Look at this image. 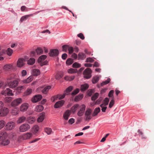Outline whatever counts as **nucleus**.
Wrapping results in <instances>:
<instances>
[{"mask_svg": "<svg viewBox=\"0 0 154 154\" xmlns=\"http://www.w3.org/2000/svg\"><path fill=\"white\" fill-rule=\"evenodd\" d=\"M26 119V118L24 116H22L19 118L17 121V123L18 124H20L24 122Z\"/></svg>", "mask_w": 154, "mask_h": 154, "instance_id": "obj_24", "label": "nucleus"}, {"mask_svg": "<svg viewBox=\"0 0 154 154\" xmlns=\"http://www.w3.org/2000/svg\"><path fill=\"white\" fill-rule=\"evenodd\" d=\"M1 93L5 96H13L14 95L12 93V91L8 88L5 89H4L1 92Z\"/></svg>", "mask_w": 154, "mask_h": 154, "instance_id": "obj_7", "label": "nucleus"}, {"mask_svg": "<svg viewBox=\"0 0 154 154\" xmlns=\"http://www.w3.org/2000/svg\"><path fill=\"white\" fill-rule=\"evenodd\" d=\"M92 112V110L90 108H87L85 113V119L86 121H89L91 118V116Z\"/></svg>", "mask_w": 154, "mask_h": 154, "instance_id": "obj_4", "label": "nucleus"}, {"mask_svg": "<svg viewBox=\"0 0 154 154\" xmlns=\"http://www.w3.org/2000/svg\"><path fill=\"white\" fill-rule=\"evenodd\" d=\"M88 85L87 84L82 85L81 86V90L82 91H85L88 88Z\"/></svg>", "mask_w": 154, "mask_h": 154, "instance_id": "obj_26", "label": "nucleus"}, {"mask_svg": "<svg viewBox=\"0 0 154 154\" xmlns=\"http://www.w3.org/2000/svg\"><path fill=\"white\" fill-rule=\"evenodd\" d=\"M44 109V107L42 105H38L35 108V110L37 112L42 111Z\"/></svg>", "mask_w": 154, "mask_h": 154, "instance_id": "obj_25", "label": "nucleus"}, {"mask_svg": "<svg viewBox=\"0 0 154 154\" xmlns=\"http://www.w3.org/2000/svg\"><path fill=\"white\" fill-rule=\"evenodd\" d=\"M99 80V78L97 76H95L93 78L92 82L93 84L96 83Z\"/></svg>", "mask_w": 154, "mask_h": 154, "instance_id": "obj_41", "label": "nucleus"}, {"mask_svg": "<svg viewBox=\"0 0 154 154\" xmlns=\"http://www.w3.org/2000/svg\"><path fill=\"white\" fill-rule=\"evenodd\" d=\"M64 103V101L63 100H61L57 102L54 105V107L55 108H57L62 106Z\"/></svg>", "mask_w": 154, "mask_h": 154, "instance_id": "obj_17", "label": "nucleus"}, {"mask_svg": "<svg viewBox=\"0 0 154 154\" xmlns=\"http://www.w3.org/2000/svg\"><path fill=\"white\" fill-rule=\"evenodd\" d=\"M68 122L69 124H72L74 123V119L72 118H71L69 120Z\"/></svg>", "mask_w": 154, "mask_h": 154, "instance_id": "obj_58", "label": "nucleus"}, {"mask_svg": "<svg viewBox=\"0 0 154 154\" xmlns=\"http://www.w3.org/2000/svg\"><path fill=\"white\" fill-rule=\"evenodd\" d=\"M11 112L12 115H16L19 113V111L17 109L15 108L11 110Z\"/></svg>", "mask_w": 154, "mask_h": 154, "instance_id": "obj_39", "label": "nucleus"}, {"mask_svg": "<svg viewBox=\"0 0 154 154\" xmlns=\"http://www.w3.org/2000/svg\"><path fill=\"white\" fill-rule=\"evenodd\" d=\"M42 98V96L41 95L38 94L33 97L32 99L31 100L33 103H35L39 101Z\"/></svg>", "mask_w": 154, "mask_h": 154, "instance_id": "obj_14", "label": "nucleus"}, {"mask_svg": "<svg viewBox=\"0 0 154 154\" xmlns=\"http://www.w3.org/2000/svg\"><path fill=\"white\" fill-rule=\"evenodd\" d=\"M100 107L96 108L94 109L93 113L92 114L93 116H96L100 112Z\"/></svg>", "mask_w": 154, "mask_h": 154, "instance_id": "obj_23", "label": "nucleus"}, {"mask_svg": "<svg viewBox=\"0 0 154 154\" xmlns=\"http://www.w3.org/2000/svg\"><path fill=\"white\" fill-rule=\"evenodd\" d=\"M12 67V65L11 64H6L4 66L3 69L5 70H8Z\"/></svg>", "mask_w": 154, "mask_h": 154, "instance_id": "obj_32", "label": "nucleus"}, {"mask_svg": "<svg viewBox=\"0 0 154 154\" xmlns=\"http://www.w3.org/2000/svg\"><path fill=\"white\" fill-rule=\"evenodd\" d=\"M51 88L50 86L45 87L42 90V91L43 94H46Z\"/></svg>", "mask_w": 154, "mask_h": 154, "instance_id": "obj_27", "label": "nucleus"}, {"mask_svg": "<svg viewBox=\"0 0 154 154\" xmlns=\"http://www.w3.org/2000/svg\"><path fill=\"white\" fill-rule=\"evenodd\" d=\"M47 56L45 55H42L40 56L38 59V62L40 63V65L42 66L46 65L47 63L48 62L47 61H43L46 58Z\"/></svg>", "mask_w": 154, "mask_h": 154, "instance_id": "obj_5", "label": "nucleus"}, {"mask_svg": "<svg viewBox=\"0 0 154 154\" xmlns=\"http://www.w3.org/2000/svg\"><path fill=\"white\" fill-rule=\"evenodd\" d=\"M91 70L90 68H87L83 72L84 77L86 79L90 78L91 76Z\"/></svg>", "mask_w": 154, "mask_h": 154, "instance_id": "obj_3", "label": "nucleus"}, {"mask_svg": "<svg viewBox=\"0 0 154 154\" xmlns=\"http://www.w3.org/2000/svg\"><path fill=\"white\" fill-rule=\"evenodd\" d=\"M45 131L48 134H51L52 132L51 129V128H45Z\"/></svg>", "mask_w": 154, "mask_h": 154, "instance_id": "obj_43", "label": "nucleus"}, {"mask_svg": "<svg viewBox=\"0 0 154 154\" xmlns=\"http://www.w3.org/2000/svg\"><path fill=\"white\" fill-rule=\"evenodd\" d=\"M35 52L37 54L40 55L42 54L43 52V50L40 48H38L35 50Z\"/></svg>", "mask_w": 154, "mask_h": 154, "instance_id": "obj_36", "label": "nucleus"}, {"mask_svg": "<svg viewBox=\"0 0 154 154\" xmlns=\"http://www.w3.org/2000/svg\"><path fill=\"white\" fill-rule=\"evenodd\" d=\"M27 120L28 123L30 124L33 123L35 121V119L32 117H29L27 118Z\"/></svg>", "mask_w": 154, "mask_h": 154, "instance_id": "obj_28", "label": "nucleus"}, {"mask_svg": "<svg viewBox=\"0 0 154 154\" xmlns=\"http://www.w3.org/2000/svg\"><path fill=\"white\" fill-rule=\"evenodd\" d=\"M94 60L91 57H88L87 58L86 62H90V63H92L94 62Z\"/></svg>", "mask_w": 154, "mask_h": 154, "instance_id": "obj_53", "label": "nucleus"}, {"mask_svg": "<svg viewBox=\"0 0 154 154\" xmlns=\"http://www.w3.org/2000/svg\"><path fill=\"white\" fill-rule=\"evenodd\" d=\"M67 57V55L65 53L63 54L62 55V58L63 60H65Z\"/></svg>", "mask_w": 154, "mask_h": 154, "instance_id": "obj_60", "label": "nucleus"}, {"mask_svg": "<svg viewBox=\"0 0 154 154\" xmlns=\"http://www.w3.org/2000/svg\"><path fill=\"white\" fill-rule=\"evenodd\" d=\"M29 106V105L27 103H23L20 106V110L21 112L26 111Z\"/></svg>", "mask_w": 154, "mask_h": 154, "instance_id": "obj_13", "label": "nucleus"}, {"mask_svg": "<svg viewBox=\"0 0 154 154\" xmlns=\"http://www.w3.org/2000/svg\"><path fill=\"white\" fill-rule=\"evenodd\" d=\"M77 72V69H74L72 68H70L68 70V72L70 74L76 73Z\"/></svg>", "mask_w": 154, "mask_h": 154, "instance_id": "obj_38", "label": "nucleus"}, {"mask_svg": "<svg viewBox=\"0 0 154 154\" xmlns=\"http://www.w3.org/2000/svg\"><path fill=\"white\" fill-rule=\"evenodd\" d=\"M45 113L44 112H42L37 119L38 122H42L45 118Z\"/></svg>", "mask_w": 154, "mask_h": 154, "instance_id": "obj_21", "label": "nucleus"}, {"mask_svg": "<svg viewBox=\"0 0 154 154\" xmlns=\"http://www.w3.org/2000/svg\"><path fill=\"white\" fill-rule=\"evenodd\" d=\"M83 97L82 94H79L75 97L74 100L75 101L77 102L81 100Z\"/></svg>", "mask_w": 154, "mask_h": 154, "instance_id": "obj_33", "label": "nucleus"}, {"mask_svg": "<svg viewBox=\"0 0 154 154\" xmlns=\"http://www.w3.org/2000/svg\"><path fill=\"white\" fill-rule=\"evenodd\" d=\"M32 91L31 89H28L25 92V94L26 95H28L32 93Z\"/></svg>", "mask_w": 154, "mask_h": 154, "instance_id": "obj_49", "label": "nucleus"}, {"mask_svg": "<svg viewBox=\"0 0 154 154\" xmlns=\"http://www.w3.org/2000/svg\"><path fill=\"white\" fill-rule=\"evenodd\" d=\"M40 74V70L38 69H34L33 70L32 74L34 76H37Z\"/></svg>", "mask_w": 154, "mask_h": 154, "instance_id": "obj_34", "label": "nucleus"}, {"mask_svg": "<svg viewBox=\"0 0 154 154\" xmlns=\"http://www.w3.org/2000/svg\"><path fill=\"white\" fill-rule=\"evenodd\" d=\"M18 82L17 80H13L11 81L8 83V86L11 88H15L17 86Z\"/></svg>", "mask_w": 154, "mask_h": 154, "instance_id": "obj_15", "label": "nucleus"}, {"mask_svg": "<svg viewBox=\"0 0 154 154\" xmlns=\"http://www.w3.org/2000/svg\"><path fill=\"white\" fill-rule=\"evenodd\" d=\"M79 110L77 113V115L79 116H81L83 115L85 111L86 106L84 104H82L79 106Z\"/></svg>", "mask_w": 154, "mask_h": 154, "instance_id": "obj_6", "label": "nucleus"}, {"mask_svg": "<svg viewBox=\"0 0 154 154\" xmlns=\"http://www.w3.org/2000/svg\"><path fill=\"white\" fill-rule=\"evenodd\" d=\"M70 114L71 111L69 110H67L63 114V117L64 119L66 120H68L69 116L70 115Z\"/></svg>", "mask_w": 154, "mask_h": 154, "instance_id": "obj_19", "label": "nucleus"}, {"mask_svg": "<svg viewBox=\"0 0 154 154\" xmlns=\"http://www.w3.org/2000/svg\"><path fill=\"white\" fill-rule=\"evenodd\" d=\"M35 59L33 58H31L28 60L27 64L29 65H32L35 63Z\"/></svg>", "mask_w": 154, "mask_h": 154, "instance_id": "obj_30", "label": "nucleus"}, {"mask_svg": "<svg viewBox=\"0 0 154 154\" xmlns=\"http://www.w3.org/2000/svg\"><path fill=\"white\" fill-rule=\"evenodd\" d=\"M5 124V122L4 120H1L0 121V129L2 128Z\"/></svg>", "mask_w": 154, "mask_h": 154, "instance_id": "obj_50", "label": "nucleus"}, {"mask_svg": "<svg viewBox=\"0 0 154 154\" xmlns=\"http://www.w3.org/2000/svg\"><path fill=\"white\" fill-rule=\"evenodd\" d=\"M114 91L113 90H111L108 94V96L109 97H112L113 96Z\"/></svg>", "mask_w": 154, "mask_h": 154, "instance_id": "obj_56", "label": "nucleus"}, {"mask_svg": "<svg viewBox=\"0 0 154 154\" xmlns=\"http://www.w3.org/2000/svg\"><path fill=\"white\" fill-rule=\"evenodd\" d=\"M7 133L5 132H2L0 134V140L2 141V144L5 146L8 145L10 143L9 140L7 138Z\"/></svg>", "mask_w": 154, "mask_h": 154, "instance_id": "obj_1", "label": "nucleus"}, {"mask_svg": "<svg viewBox=\"0 0 154 154\" xmlns=\"http://www.w3.org/2000/svg\"><path fill=\"white\" fill-rule=\"evenodd\" d=\"M15 126V123L14 122H10L7 124L6 128L7 130H10L14 128Z\"/></svg>", "mask_w": 154, "mask_h": 154, "instance_id": "obj_10", "label": "nucleus"}, {"mask_svg": "<svg viewBox=\"0 0 154 154\" xmlns=\"http://www.w3.org/2000/svg\"><path fill=\"white\" fill-rule=\"evenodd\" d=\"M69 46L67 45H64L62 46L63 51L64 52L67 51L68 48Z\"/></svg>", "mask_w": 154, "mask_h": 154, "instance_id": "obj_51", "label": "nucleus"}, {"mask_svg": "<svg viewBox=\"0 0 154 154\" xmlns=\"http://www.w3.org/2000/svg\"><path fill=\"white\" fill-rule=\"evenodd\" d=\"M86 57L85 54L83 53H79L78 55V58L79 60H83Z\"/></svg>", "mask_w": 154, "mask_h": 154, "instance_id": "obj_22", "label": "nucleus"}, {"mask_svg": "<svg viewBox=\"0 0 154 154\" xmlns=\"http://www.w3.org/2000/svg\"><path fill=\"white\" fill-rule=\"evenodd\" d=\"M79 91V88H76L72 92L71 94L72 96H74L78 94Z\"/></svg>", "mask_w": 154, "mask_h": 154, "instance_id": "obj_48", "label": "nucleus"}, {"mask_svg": "<svg viewBox=\"0 0 154 154\" xmlns=\"http://www.w3.org/2000/svg\"><path fill=\"white\" fill-rule=\"evenodd\" d=\"M13 52V50L10 48H8L6 51L7 54L9 56L11 55Z\"/></svg>", "mask_w": 154, "mask_h": 154, "instance_id": "obj_45", "label": "nucleus"}, {"mask_svg": "<svg viewBox=\"0 0 154 154\" xmlns=\"http://www.w3.org/2000/svg\"><path fill=\"white\" fill-rule=\"evenodd\" d=\"M33 130L36 133L39 130V127L37 125H35L33 128Z\"/></svg>", "mask_w": 154, "mask_h": 154, "instance_id": "obj_54", "label": "nucleus"}, {"mask_svg": "<svg viewBox=\"0 0 154 154\" xmlns=\"http://www.w3.org/2000/svg\"><path fill=\"white\" fill-rule=\"evenodd\" d=\"M109 101V100L108 98H105L103 100V104H104V106H106L108 104Z\"/></svg>", "mask_w": 154, "mask_h": 154, "instance_id": "obj_47", "label": "nucleus"}, {"mask_svg": "<svg viewBox=\"0 0 154 154\" xmlns=\"http://www.w3.org/2000/svg\"><path fill=\"white\" fill-rule=\"evenodd\" d=\"M22 102V100L21 98H18L14 100L11 103V106H16Z\"/></svg>", "mask_w": 154, "mask_h": 154, "instance_id": "obj_12", "label": "nucleus"}, {"mask_svg": "<svg viewBox=\"0 0 154 154\" xmlns=\"http://www.w3.org/2000/svg\"><path fill=\"white\" fill-rule=\"evenodd\" d=\"M5 50H2L0 51V55H3L5 53Z\"/></svg>", "mask_w": 154, "mask_h": 154, "instance_id": "obj_64", "label": "nucleus"}, {"mask_svg": "<svg viewBox=\"0 0 154 154\" xmlns=\"http://www.w3.org/2000/svg\"><path fill=\"white\" fill-rule=\"evenodd\" d=\"M75 78L74 76H67L64 77V79L67 81H70L73 80Z\"/></svg>", "mask_w": 154, "mask_h": 154, "instance_id": "obj_35", "label": "nucleus"}, {"mask_svg": "<svg viewBox=\"0 0 154 154\" xmlns=\"http://www.w3.org/2000/svg\"><path fill=\"white\" fill-rule=\"evenodd\" d=\"M32 14H29L23 16L20 19V21L22 22L23 21L26 20L28 17L32 16Z\"/></svg>", "mask_w": 154, "mask_h": 154, "instance_id": "obj_29", "label": "nucleus"}, {"mask_svg": "<svg viewBox=\"0 0 154 154\" xmlns=\"http://www.w3.org/2000/svg\"><path fill=\"white\" fill-rule=\"evenodd\" d=\"M32 136V134L30 133H27L24 134L22 136V139L23 140H27L30 139Z\"/></svg>", "mask_w": 154, "mask_h": 154, "instance_id": "obj_18", "label": "nucleus"}, {"mask_svg": "<svg viewBox=\"0 0 154 154\" xmlns=\"http://www.w3.org/2000/svg\"><path fill=\"white\" fill-rule=\"evenodd\" d=\"M68 49L69 54H71L72 53L73 51V48L72 47H69Z\"/></svg>", "mask_w": 154, "mask_h": 154, "instance_id": "obj_57", "label": "nucleus"}, {"mask_svg": "<svg viewBox=\"0 0 154 154\" xmlns=\"http://www.w3.org/2000/svg\"><path fill=\"white\" fill-rule=\"evenodd\" d=\"M22 75L23 76H24L26 75L27 72L25 70H23L21 72Z\"/></svg>", "mask_w": 154, "mask_h": 154, "instance_id": "obj_59", "label": "nucleus"}, {"mask_svg": "<svg viewBox=\"0 0 154 154\" xmlns=\"http://www.w3.org/2000/svg\"><path fill=\"white\" fill-rule=\"evenodd\" d=\"M72 86H69L65 91L64 94H66H66H68L72 90Z\"/></svg>", "mask_w": 154, "mask_h": 154, "instance_id": "obj_37", "label": "nucleus"}, {"mask_svg": "<svg viewBox=\"0 0 154 154\" xmlns=\"http://www.w3.org/2000/svg\"><path fill=\"white\" fill-rule=\"evenodd\" d=\"M114 104V100L113 99L110 102L109 105V107L110 108H111L113 106Z\"/></svg>", "mask_w": 154, "mask_h": 154, "instance_id": "obj_52", "label": "nucleus"}, {"mask_svg": "<svg viewBox=\"0 0 154 154\" xmlns=\"http://www.w3.org/2000/svg\"><path fill=\"white\" fill-rule=\"evenodd\" d=\"M32 79H33L32 76H30L27 79L23 80V82L25 83H28L32 81Z\"/></svg>", "mask_w": 154, "mask_h": 154, "instance_id": "obj_31", "label": "nucleus"}, {"mask_svg": "<svg viewBox=\"0 0 154 154\" xmlns=\"http://www.w3.org/2000/svg\"><path fill=\"white\" fill-rule=\"evenodd\" d=\"M107 109V107L106 106H105L103 107H102V108H101V110L102 112H105L106 110Z\"/></svg>", "mask_w": 154, "mask_h": 154, "instance_id": "obj_62", "label": "nucleus"}, {"mask_svg": "<svg viewBox=\"0 0 154 154\" xmlns=\"http://www.w3.org/2000/svg\"><path fill=\"white\" fill-rule=\"evenodd\" d=\"M9 112L8 109L4 107L0 110V116H6Z\"/></svg>", "mask_w": 154, "mask_h": 154, "instance_id": "obj_11", "label": "nucleus"}, {"mask_svg": "<svg viewBox=\"0 0 154 154\" xmlns=\"http://www.w3.org/2000/svg\"><path fill=\"white\" fill-rule=\"evenodd\" d=\"M30 128V126L27 123H24L21 125L19 127L20 131L23 132L28 131Z\"/></svg>", "mask_w": 154, "mask_h": 154, "instance_id": "obj_2", "label": "nucleus"}, {"mask_svg": "<svg viewBox=\"0 0 154 154\" xmlns=\"http://www.w3.org/2000/svg\"><path fill=\"white\" fill-rule=\"evenodd\" d=\"M111 80L110 78H108L106 81L103 82L101 84V86H103L104 85H106Z\"/></svg>", "mask_w": 154, "mask_h": 154, "instance_id": "obj_42", "label": "nucleus"}, {"mask_svg": "<svg viewBox=\"0 0 154 154\" xmlns=\"http://www.w3.org/2000/svg\"><path fill=\"white\" fill-rule=\"evenodd\" d=\"M85 66L87 67H91L92 66V64L91 63H86L85 64Z\"/></svg>", "mask_w": 154, "mask_h": 154, "instance_id": "obj_61", "label": "nucleus"}, {"mask_svg": "<svg viewBox=\"0 0 154 154\" xmlns=\"http://www.w3.org/2000/svg\"><path fill=\"white\" fill-rule=\"evenodd\" d=\"M79 106V105L78 104H76L74 105L72 107L70 110L73 113H74Z\"/></svg>", "mask_w": 154, "mask_h": 154, "instance_id": "obj_20", "label": "nucleus"}, {"mask_svg": "<svg viewBox=\"0 0 154 154\" xmlns=\"http://www.w3.org/2000/svg\"><path fill=\"white\" fill-rule=\"evenodd\" d=\"M25 59L22 58H19L17 62V66L19 67H22L25 65Z\"/></svg>", "mask_w": 154, "mask_h": 154, "instance_id": "obj_9", "label": "nucleus"}, {"mask_svg": "<svg viewBox=\"0 0 154 154\" xmlns=\"http://www.w3.org/2000/svg\"><path fill=\"white\" fill-rule=\"evenodd\" d=\"M72 57L74 58L75 59H76L77 57V55L75 53H73L72 55Z\"/></svg>", "mask_w": 154, "mask_h": 154, "instance_id": "obj_63", "label": "nucleus"}, {"mask_svg": "<svg viewBox=\"0 0 154 154\" xmlns=\"http://www.w3.org/2000/svg\"><path fill=\"white\" fill-rule=\"evenodd\" d=\"M66 96V94H58L56 96H54L53 97L51 98V100L53 102H54L57 100V98L59 100L62 99L63 98Z\"/></svg>", "mask_w": 154, "mask_h": 154, "instance_id": "obj_8", "label": "nucleus"}, {"mask_svg": "<svg viewBox=\"0 0 154 154\" xmlns=\"http://www.w3.org/2000/svg\"><path fill=\"white\" fill-rule=\"evenodd\" d=\"M78 36L81 38V39L83 40L85 38V37L83 35V34L82 33H80L79 34H78Z\"/></svg>", "mask_w": 154, "mask_h": 154, "instance_id": "obj_55", "label": "nucleus"}, {"mask_svg": "<svg viewBox=\"0 0 154 154\" xmlns=\"http://www.w3.org/2000/svg\"><path fill=\"white\" fill-rule=\"evenodd\" d=\"M72 66L73 68H78L80 67L81 65L77 62H75L72 64Z\"/></svg>", "mask_w": 154, "mask_h": 154, "instance_id": "obj_46", "label": "nucleus"}, {"mask_svg": "<svg viewBox=\"0 0 154 154\" xmlns=\"http://www.w3.org/2000/svg\"><path fill=\"white\" fill-rule=\"evenodd\" d=\"M99 94L97 93H96L91 97V100H95L98 97Z\"/></svg>", "mask_w": 154, "mask_h": 154, "instance_id": "obj_40", "label": "nucleus"}, {"mask_svg": "<svg viewBox=\"0 0 154 154\" xmlns=\"http://www.w3.org/2000/svg\"><path fill=\"white\" fill-rule=\"evenodd\" d=\"M73 62V60L69 58L66 61V63L68 65H70Z\"/></svg>", "mask_w": 154, "mask_h": 154, "instance_id": "obj_44", "label": "nucleus"}, {"mask_svg": "<svg viewBox=\"0 0 154 154\" xmlns=\"http://www.w3.org/2000/svg\"><path fill=\"white\" fill-rule=\"evenodd\" d=\"M59 54L58 50L56 49H51L49 53V56L51 57L56 56Z\"/></svg>", "mask_w": 154, "mask_h": 154, "instance_id": "obj_16", "label": "nucleus"}]
</instances>
